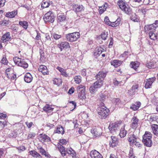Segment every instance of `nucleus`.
<instances>
[{
    "instance_id": "obj_1",
    "label": "nucleus",
    "mask_w": 158,
    "mask_h": 158,
    "mask_svg": "<svg viewBox=\"0 0 158 158\" xmlns=\"http://www.w3.org/2000/svg\"><path fill=\"white\" fill-rule=\"evenodd\" d=\"M125 123L122 121L120 120L114 123H110L108 127V128L111 133L116 132V131L120 130L123 126Z\"/></svg>"
},
{
    "instance_id": "obj_2",
    "label": "nucleus",
    "mask_w": 158,
    "mask_h": 158,
    "mask_svg": "<svg viewBox=\"0 0 158 158\" xmlns=\"http://www.w3.org/2000/svg\"><path fill=\"white\" fill-rule=\"evenodd\" d=\"M152 135L151 132L146 131L143 136V142L144 145L147 147H150L152 146Z\"/></svg>"
},
{
    "instance_id": "obj_3",
    "label": "nucleus",
    "mask_w": 158,
    "mask_h": 158,
    "mask_svg": "<svg viewBox=\"0 0 158 158\" xmlns=\"http://www.w3.org/2000/svg\"><path fill=\"white\" fill-rule=\"evenodd\" d=\"M117 4L119 8L125 13L130 14L131 12V10L128 5L125 1L122 0H119L117 2Z\"/></svg>"
},
{
    "instance_id": "obj_4",
    "label": "nucleus",
    "mask_w": 158,
    "mask_h": 158,
    "mask_svg": "<svg viewBox=\"0 0 158 158\" xmlns=\"http://www.w3.org/2000/svg\"><path fill=\"white\" fill-rule=\"evenodd\" d=\"M5 75L6 77L10 81L16 80V74L15 73L13 68L9 67L7 68L5 71Z\"/></svg>"
},
{
    "instance_id": "obj_5",
    "label": "nucleus",
    "mask_w": 158,
    "mask_h": 158,
    "mask_svg": "<svg viewBox=\"0 0 158 158\" xmlns=\"http://www.w3.org/2000/svg\"><path fill=\"white\" fill-rule=\"evenodd\" d=\"M67 40L70 42H73L77 41L80 37V33L78 32H74L66 35Z\"/></svg>"
},
{
    "instance_id": "obj_6",
    "label": "nucleus",
    "mask_w": 158,
    "mask_h": 158,
    "mask_svg": "<svg viewBox=\"0 0 158 158\" xmlns=\"http://www.w3.org/2000/svg\"><path fill=\"white\" fill-rule=\"evenodd\" d=\"M98 114L102 119L105 118L109 115V110L106 106H102L98 108Z\"/></svg>"
},
{
    "instance_id": "obj_7",
    "label": "nucleus",
    "mask_w": 158,
    "mask_h": 158,
    "mask_svg": "<svg viewBox=\"0 0 158 158\" xmlns=\"http://www.w3.org/2000/svg\"><path fill=\"white\" fill-rule=\"evenodd\" d=\"M13 60L16 64L21 66L24 69H26L28 67V65L23 59H21L18 57H15Z\"/></svg>"
},
{
    "instance_id": "obj_8",
    "label": "nucleus",
    "mask_w": 158,
    "mask_h": 158,
    "mask_svg": "<svg viewBox=\"0 0 158 158\" xmlns=\"http://www.w3.org/2000/svg\"><path fill=\"white\" fill-rule=\"evenodd\" d=\"M55 16L53 12L49 11L46 13L44 17V19L45 22L53 23L54 21Z\"/></svg>"
},
{
    "instance_id": "obj_9",
    "label": "nucleus",
    "mask_w": 158,
    "mask_h": 158,
    "mask_svg": "<svg viewBox=\"0 0 158 158\" xmlns=\"http://www.w3.org/2000/svg\"><path fill=\"white\" fill-rule=\"evenodd\" d=\"M147 29H148L147 28ZM144 30L146 34H148L149 37L151 39L154 40L157 39L158 37L156 34L154 33L155 30H152L151 29V28L150 29H148L147 30L146 26H145L144 27Z\"/></svg>"
},
{
    "instance_id": "obj_10",
    "label": "nucleus",
    "mask_w": 158,
    "mask_h": 158,
    "mask_svg": "<svg viewBox=\"0 0 158 158\" xmlns=\"http://www.w3.org/2000/svg\"><path fill=\"white\" fill-rule=\"evenodd\" d=\"M139 119L136 116H134L132 118L130 127L131 128L135 130L138 127Z\"/></svg>"
},
{
    "instance_id": "obj_11",
    "label": "nucleus",
    "mask_w": 158,
    "mask_h": 158,
    "mask_svg": "<svg viewBox=\"0 0 158 158\" xmlns=\"http://www.w3.org/2000/svg\"><path fill=\"white\" fill-rule=\"evenodd\" d=\"M158 60L156 58H153L150 61L148 62L146 66L149 69H154L157 66L156 63Z\"/></svg>"
},
{
    "instance_id": "obj_12",
    "label": "nucleus",
    "mask_w": 158,
    "mask_h": 158,
    "mask_svg": "<svg viewBox=\"0 0 158 158\" xmlns=\"http://www.w3.org/2000/svg\"><path fill=\"white\" fill-rule=\"evenodd\" d=\"M39 139L42 143L48 142L51 141V138L47 135L41 134L39 135Z\"/></svg>"
},
{
    "instance_id": "obj_13",
    "label": "nucleus",
    "mask_w": 158,
    "mask_h": 158,
    "mask_svg": "<svg viewBox=\"0 0 158 158\" xmlns=\"http://www.w3.org/2000/svg\"><path fill=\"white\" fill-rule=\"evenodd\" d=\"M57 46L60 49L61 51L63 49L66 50L68 48H70L69 43L66 41L61 42L57 45Z\"/></svg>"
},
{
    "instance_id": "obj_14",
    "label": "nucleus",
    "mask_w": 158,
    "mask_h": 158,
    "mask_svg": "<svg viewBox=\"0 0 158 158\" xmlns=\"http://www.w3.org/2000/svg\"><path fill=\"white\" fill-rule=\"evenodd\" d=\"M90 156L91 158H103L102 155L95 149L92 150L90 152Z\"/></svg>"
},
{
    "instance_id": "obj_15",
    "label": "nucleus",
    "mask_w": 158,
    "mask_h": 158,
    "mask_svg": "<svg viewBox=\"0 0 158 158\" xmlns=\"http://www.w3.org/2000/svg\"><path fill=\"white\" fill-rule=\"evenodd\" d=\"M156 78L154 77L146 80L145 85L146 89L150 88L151 87L152 83L156 80Z\"/></svg>"
},
{
    "instance_id": "obj_16",
    "label": "nucleus",
    "mask_w": 158,
    "mask_h": 158,
    "mask_svg": "<svg viewBox=\"0 0 158 158\" xmlns=\"http://www.w3.org/2000/svg\"><path fill=\"white\" fill-rule=\"evenodd\" d=\"M111 140L110 141V147L112 148L115 147L118 144V140L117 137L115 136L111 137Z\"/></svg>"
},
{
    "instance_id": "obj_17",
    "label": "nucleus",
    "mask_w": 158,
    "mask_h": 158,
    "mask_svg": "<svg viewBox=\"0 0 158 158\" xmlns=\"http://www.w3.org/2000/svg\"><path fill=\"white\" fill-rule=\"evenodd\" d=\"M107 75V72L101 71L98 72L96 76V78L97 80L103 81Z\"/></svg>"
},
{
    "instance_id": "obj_18",
    "label": "nucleus",
    "mask_w": 158,
    "mask_h": 158,
    "mask_svg": "<svg viewBox=\"0 0 158 158\" xmlns=\"http://www.w3.org/2000/svg\"><path fill=\"white\" fill-rule=\"evenodd\" d=\"M104 49L101 47H98L94 52V56L96 58L99 56L103 51Z\"/></svg>"
},
{
    "instance_id": "obj_19",
    "label": "nucleus",
    "mask_w": 158,
    "mask_h": 158,
    "mask_svg": "<svg viewBox=\"0 0 158 158\" xmlns=\"http://www.w3.org/2000/svg\"><path fill=\"white\" fill-rule=\"evenodd\" d=\"M38 70L44 75H48L49 74V71L47 67L44 65H41L38 68Z\"/></svg>"
},
{
    "instance_id": "obj_20",
    "label": "nucleus",
    "mask_w": 158,
    "mask_h": 158,
    "mask_svg": "<svg viewBox=\"0 0 158 158\" xmlns=\"http://www.w3.org/2000/svg\"><path fill=\"white\" fill-rule=\"evenodd\" d=\"M57 148L59 151L62 156H64L66 155V151L65 148L63 145L58 143L57 144Z\"/></svg>"
},
{
    "instance_id": "obj_21",
    "label": "nucleus",
    "mask_w": 158,
    "mask_h": 158,
    "mask_svg": "<svg viewBox=\"0 0 158 158\" xmlns=\"http://www.w3.org/2000/svg\"><path fill=\"white\" fill-rule=\"evenodd\" d=\"M122 61L118 60H114L110 62L111 64L115 68H117L120 66L123 63Z\"/></svg>"
},
{
    "instance_id": "obj_22",
    "label": "nucleus",
    "mask_w": 158,
    "mask_h": 158,
    "mask_svg": "<svg viewBox=\"0 0 158 158\" xmlns=\"http://www.w3.org/2000/svg\"><path fill=\"white\" fill-rule=\"evenodd\" d=\"M138 138L134 134H131L128 138V140L130 144L133 145L135 141Z\"/></svg>"
},
{
    "instance_id": "obj_23",
    "label": "nucleus",
    "mask_w": 158,
    "mask_h": 158,
    "mask_svg": "<svg viewBox=\"0 0 158 158\" xmlns=\"http://www.w3.org/2000/svg\"><path fill=\"white\" fill-rule=\"evenodd\" d=\"M66 153L69 156H71L72 158L75 157L77 155L75 151L71 147L68 148H67Z\"/></svg>"
},
{
    "instance_id": "obj_24",
    "label": "nucleus",
    "mask_w": 158,
    "mask_h": 158,
    "mask_svg": "<svg viewBox=\"0 0 158 158\" xmlns=\"http://www.w3.org/2000/svg\"><path fill=\"white\" fill-rule=\"evenodd\" d=\"M10 38L11 36L10 33L7 32L3 35L1 40L3 42L5 43L7 41H9Z\"/></svg>"
},
{
    "instance_id": "obj_25",
    "label": "nucleus",
    "mask_w": 158,
    "mask_h": 158,
    "mask_svg": "<svg viewBox=\"0 0 158 158\" xmlns=\"http://www.w3.org/2000/svg\"><path fill=\"white\" fill-rule=\"evenodd\" d=\"M123 127H122L120 129L119 135L121 138H123L125 137L127 133V131L125 129L126 127V124H125Z\"/></svg>"
},
{
    "instance_id": "obj_26",
    "label": "nucleus",
    "mask_w": 158,
    "mask_h": 158,
    "mask_svg": "<svg viewBox=\"0 0 158 158\" xmlns=\"http://www.w3.org/2000/svg\"><path fill=\"white\" fill-rule=\"evenodd\" d=\"M148 10L145 8H138L136 10V13L140 15L145 17V15L147 13Z\"/></svg>"
},
{
    "instance_id": "obj_27",
    "label": "nucleus",
    "mask_w": 158,
    "mask_h": 158,
    "mask_svg": "<svg viewBox=\"0 0 158 158\" xmlns=\"http://www.w3.org/2000/svg\"><path fill=\"white\" fill-rule=\"evenodd\" d=\"M141 105V103L139 101L136 102L134 104H132L130 106V109L133 111L138 110Z\"/></svg>"
},
{
    "instance_id": "obj_28",
    "label": "nucleus",
    "mask_w": 158,
    "mask_h": 158,
    "mask_svg": "<svg viewBox=\"0 0 158 158\" xmlns=\"http://www.w3.org/2000/svg\"><path fill=\"white\" fill-rule=\"evenodd\" d=\"M24 81L28 83L31 82L32 80L33 77L29 73H26L24 77Z\"/></svg>"
},
{
    "instance_id": "obj_29",
    "label": "nucleus",
    "mask_w": 158,
    "mask_h": 158,
    "mask_svg": "<svg viewBox=\"0 0 158 158\" xmlns=\"http://www.w3.org/2000/svg\"><path fill=\"white\" fill-rule=\"evenodd\" d=\"M140 64V63L137 61H131L130 62V66L131 68L136 70L139 67Z\"/></svg>"
},
{
    "instance_id": "obj_30",
    "label": "nucleus",
    "mask_w": 158,
    "mask_h": 158,
    "mask_svg": "<svg viewBox=\"0 0 158 158\" xmlns=\"http://www.w3.org/2000/svg\"><path fill=\"white\" fill-rule=\"evenodd\" d=\"M17 10H15L11 12L7 13L5 16L8 18H14L17 15Z\"/></svg>"
},
{
    "instance_id": "obj_31",
    "label": "nucleus",
    "mask_w": 158,
    "mask_h": 158,
    "mask_svg": "<svg viewBox=\"0 0 158 158\" xmlns=\"http://www.w3.org/2000/svg\"><path fill=\"white\" fill-rule=\"evenodd\" d=\"M43 109L45 112L49 113L52 111L54 109V108L52 107V105L46 104L43 107Z\"/></svg>"
},
{
    "instance_id": "obj_32",
    "label": "nucleus",
    "mask_w": 158,
    "mask_h": 158,
    "mask_svg": "<svg viewBox=\"0 0 158 158\" xmlns=\"http://www.w3.org/2000/svg\"><path fill=\"white\" fill-rule=\"evenodd\" d=\"M151 128L154 135L158 136V125L155 124L151 125Z\"/></svg>"
},
{
    "instance_id": "obj_33",
    "label": "nucleus",
    "mask_w": 158,
    "mask_h": 158,
    "mask_svg": "<svg viewBox=\"0 0 158 158\" xmlns=\"http://www.w3.org/2000/svg\"><path fill=\"white\" fill-rule=\"evenodd\" d=\"M145 26H146V29H147V28L149 29L151 28V29L152 30H155L156 28L158 27V21L156 20L154 23Z\"/></svg>"
},
{
    "instance_id": "obj_34",
    "label": "nucleus",
    "mask_w": 158,
    "mask_h": 158,
    "mask_svg": "<svg viewBox=\"0 0 158 158\" xmlns=\"http://www.w3.org/2000/svg\"><path fill=\"white\" fill-rule=\"evenodd\" d=\"M64 128L63 127L60 125L58 126L57 127L56 130L54 131V133H58L62 135L64 134Z\"/></svg>"
},
{
    "instance_id": "obj_35",
    "label": "nucleus",
    "mask_w": 158,
    "mask_h": 158,
    "mask_svg": "<svg viewBox=\"0 0 158 158\" xmlns=\"http://www.w3.org/2000/svg\"><path fill=\"white\" fill-rule=\"evenodd\" d=\"M108 4L106 2L102 6L99 7V12L100 14H102L106 10L107 8L108 7Z\"/></svg>"
},
{
    "instance_id": "obj_36",
    "label": "nucleus",
    "mask_w": 158,
    "mask_h": 158,
    "mask_svg": "<svg viewBox=\"0 0 158 158\" xmlns=\"http://www.w3.org/2000/svg\"><path fill=\"white\" fill-rule=\"evenodd\" d=\"M57 19L58 22H64L66 19V16L64 13H61L58 15Z\"/></svg>"
},
{
    "instance_id": "obj_37",
    "label": "nucleus",
    "mask_w": 158,
    "mask_h": 158,
    "mask_svg": "<svg viewBox=\"0 0 158 158\" xmlns=\"http://www.w3.org/2000/svg\"><path fill=\"white\" fill-rule=\"evenodd\" d=\"M56 69L58 70L60 73V74L64 77H67L68 75L66 72V69H64L63 68L60 67H57Z\"/></svg>"
},
{
    "instance_id": "obj_38",
    "label": "nucleus",
    "mask_w": 158,
    "mask_h": 158,
    "mask_svg": "<svg viewBox=\"0 0 158 158\" xmlns=\"http://www.w3.org/2000/svg\"><path fill=\"white\" fill-rule=\"evenodd\" d=\"M158 119L157 116L154 115H151L149 119L150 123L151 124L158 123L157 120Z\"/></svg>"
},
{
    "instance_id": "obj_39",
    "label": "nucleus",
    "mask_w": 158,
    "mask_h": 158,
    "mask_svg": "<svg viewBox=\"0 0 158 158\" xmlns=\"http://www.w3.org/2000/svg\"><path fill=\"white\" fill-rule=\"evenodd\" d=\"M121 23V19L120 17L118 18L114 22H111L110 26L115 27L118 26Z\"/></svg>"
},
{
    "instance_id": "obj_40",
    "label": "nucleus",
    "mask_w": 158,
    "mask_h": 158,
    "mask_svg": "<svg viewBox=\"0 0 158 158\" xmlns=\"http://www.w3.org/2000/svg\"><path fill=\"white\" fill-rule=\"evenodd\" d=\"M29 152L30 154L33 157L37 158L40 157L42 158L40 155L35 150L30 151Z\"/></svg>"
},
{
    "instance_id": "obj_41",
    "label": "nucleus",
    "mask_w": 158,
    "mask_h": 158,
    "mask_svg": "<svg viewBox=\"0 0 158 158\" xmlns=\"http://www.w3.org/2000/svg\"><path fill=\"white\" fill-rule=\"evenodd\" d=\"M77 93L85 92V87L84 85L81 84L77 86Z\"/></svg>"
},
{
    "instance_id": "obj_42",
    "label": "nucleus",
    "mask_w": 158,
    "mask_h": 158,
    "mask_svg": "<svg viewBox=\"0 0 158 158\" xmlns=\"http://www.w3.org/2000/svg\"><path fill=\"white\" fill-rule=\"evenodd\" d=\"M19 25L25 29H27L28 27V23L26 21H20Z\"/></svg>"
},
{
    "instance_id": "obj_43",
    "label": "nucleus",
    "mask_w": 158,
    "mask_h": 158,
    "mask_svg": "<svg viewBox=\"0 0 158 158\" xmlns=\"http://www.w3.org/2000/svg\"><path fill=\"white\" fill-rule=\"evenodd\" d=\"M52 81L54 84L58 86L60 85L62 83V80L60 78H54Z\"/></svg>"
},
{
    "instance_id": "obj_44",
    "label": "nucleus",
    "mask_w": 158,
    "mask_h": 158,
    "mask_svg": "<svg viewBox=\"0 0 158 158\" xmlns=\"http://www.w3.org/2000/svg\"><path fill=\"white\" fill-rule=\"evenodd\" d=\"M103 81L102 80H97L93 84V85L97 88H100L103 85Z\"/></svg>"
},
{
    "instance_id": "obj_45",
    "label": "nucleus",
    "mask_w": 158,
    "mask_h": 158,
    "mask_svg": "<svg viewBox=\"0 0 158 158\" xmlns=\"http://www.w3.org/2000/svg\"><path fill=\"white\" fill-rule=\"evenodd\" d=\"M91 132L95 137H97L100 135V133L97 131L96 128H92L91 130Z\"/></svg>"
},
{
    "instance_id": "obj_46",
    "label": "nucleus",
    "mask_w": 158,
    "mask_h": 158,
    "mask_svg": "<svg viewBox=\"0 0 158 158\" xmlns=\"http://www.w3.org/2000/svg\"><path fill=\"white\" fill-rule=\"evenodd\" d=\"M98 88L94 86L93 84L89 88V90L90 93L92 94H94L97 91V89Z\"/></svg>"
},
{
    "instance_id": "obj_47",
    "label": "nucleus",
    "mask_w": 158,
    "mask_h": 158,
    "mask_svg": "<svg viewBox=\"0 0 158 158\" xmlns=\"http://www.w3.org/2000/svg\"><path fill=\"white\" fill-rule=\"evenodd\" d=\"M78 97L79 98L82 100L85 99L86 98V96L85 94V92H83L77 93Z\"/></svg>"
},
{
    "instance_id": "obj_48",
    "label": "nucleus",
    "mask_w": 158,
    "mask_h": 158,
    "mask_svg": "<svg viewBox=\"0 0 158 158\" xmlns=\"http://www.w3.org/2000/svg\"><path fill=\"white\" fill-rule=\"evenodd\" d=\"M134 144L138 148L141 147L142 145L141 140L139 138L136 139V140L135 141V143H134Z\"/></svg>"
},
{
    "instance_id": "obj_49",
    "label": "nucleus",
    "mask_w": 158,
    "mask_h": 158,
    "mask_svg": "<svg viewBox=\"0 0 158 158\" xmlns=\"http://www.w3.org/2000/svg\"><path fill=\"white\" fill-rule=\"evenodd\" d=\"M10 22L9 20H6L4 19L1 21L0 22V25L6 26L10 24Z\"/></svg>"
},
{
    "instance_id": "obj_50",
    "label": "nucleus",
    "mask_w": 158,
    "mask_h": 158,
    "mask_svg": "<svg viewBox=\"0 0 158 158\" xmlns=\"http://www.w3.org/2000/svg\"><path fill=\"white\" fill-rule=\"evenodd\" d=\"M49 5L50 3L44 0L42 2L41 7L42 8L48 7L49 6Z\"/></svg>"
},
{
    "instance_id": "obj_51",
    "label": "nucleus",
    "mask_w": 158,
    "mask_h": 158,
    "mask_svg": "<svg viewBox=\"0 0 158 158\" xmlns=\"http://www.w3.org/2000/svg\"><path fill=\"white\" fill-rule=\"evenodd\" d=\"M108 35V32L105 31L103 32L101 34L100 36L103 40H105Z\"/></svg>"
},
{
    "instance_id": "obj_52",
    "label": "nucleus",
    "mask_w": 158,
    "mask_h": 158,
    "mask_svg": "<svg viewBox=\"0 0 158 158\" xmlns=\"http://www.w3.org/2000/svg\"><path fill=\"white\" fill-rule=\"evenodd\" d=\"M75 83L77 84H80L81 81V77L80 76H76L74 78Z\"/></svg>"
},
{
    "instance_id": "obj_53",
    "label": "nucleus",
    "mask_w": 158,
    "mask_h": 158,
    "mask_svg": "<svg viewBox=\"0 0 158 158\" xmlns=\"http://www.w3.org/2000/svg\"><path fill=\"white\" fill-rule=\"evenodd\" d=\"M35 135L36 134L35 133L33 132H30L28 135L27 137V139L28 140L30 139H33L35 136Z\"/></svg>"
},
{
    "instance_id": "obj_54",
    "label": "nucleus",
    "mask_w": 158,
    "mask_h": 158,
    "mask_svg": "<svg viewBox=\"0 0 158 158\" xmlns=\"http://www.w3.org/2000/svg\"><path fill=\"white\" fill-rule=\"evenodd\" d=\"M1 63L2 64L7 65L8 61L6 57L3 56L1 61Z\"/></svg>"
},
{
    "instance_id": "obj_55",
    "label": "nucleus",
    "mask_w": 158,
    "mask_h": 158,
    "mask_svg": "<svg viewBox=\"0 0 158 158\" xmlns=\"http://www.w3.org/2000/svg\"><path fill=\"white\" fill-rule=\"evenodd\" d=\"M129 158H135V156L133 153V149H131L130 150L129 154Z\"/></svg>"
},
{
    "instance_id": "obj_56",
    "label": "nucleus",
    "mask_w": 158,
    "mask_h": 158,
    "mask_svg": "<svg viewBox=\"0 0 158 158\" xmlns=\"http://www.w3.org/2000/svg\"><path fill=\"white\" fill-rule=\"evenodd\" d=\"M104 21L106 24L109 26H110L111 22L110 21L107 16H106L105 17Z\"/></svg>"
},
{
    "instance_id": "obj_57",
    "label": "nucleus",
    "mask_w": 158,
    "mask_h": 158,
    "mask_svg": "<svg viewBox=\"0 0 158 158\" xmlns=\"http://www.w3.org/2000/svg\"><path fill=\"white\" fill-rule=\"evenodd\" d=\"M52 35L53 37V38L56 40L59 39L62 37V35H61L57 34L56 33H53Z\"/></svg>"
},
{
    "instance_id": "obj_58",
    "label": "nucleus",
    "mask_w": 158,
    "mask_h": 158,
    "mask_svg": "<svg viewBox=\"0 0 158 158\" xmlns=\"http://www.w3.org/2000/svg\"><path fill=\"white\" fill-rule=\"evenodd\" d=\"M129 52L128 51H125L123 53L121 54L120 56V57H124L125 59L127 58L128 57V56L129 54Z\"/></svg>"
},
{
    "instance_id": "obj_59",
    "label": "nucleus",
    "mask_w": 158,
    "mask_h": 158,
    "mask_svg": "<svg viewBox=\"0 0 158 158\" xmlns=\"http://www.w3.org/2000/svg\"><path fill=\"white\" fill-rule=\"evenodd\" d=\"M7 125V122L0 121V128L3 129Z\"/></svg>"
},
{
    "instance_id": "obj_60",
    "label": "nucleus",
    "mask_w": 158,
    "mask_h": 158,
    "mask_svg": "<svg viewBox=\"0 0 158 158\" xmlns=\"http://www.w3.org/2000/svg\"><path fill=\"white\" fill-rule=\"evenodd\" d=\"M11 29L13 31L16 32H17L18 30V27L16 26L15 25L13 24L11 26Z\"/></svg>"
},
{
    "instance_id": "obj_61",
    "label": "nucleus",
    "mask_w": 158,
    "mask_h": 158,
    "mask_svg": "<svg viewBox=\"0 0 158 158\" xmlns=\"http://www.w3.org/2000/svg\"><path fill=\"white\" fill-rule=\"evenodd\" d=\"M38 149L39 150L40 152L43 155L46 152V151L41 147L38 148Z\"/></svg>"
},
{
    "instance_id": "obj_62",
    "label": "nucleus",
    "mask_w": 158,
    "mask_h": 158,
    "mask_svg": "<svg viewBox=\"0 0 158 158\" xmlns=\"http://www.w3.org/2000/svg\"><path fill=\"white\" fill-rule=\"evenodd\" d=\"M110 40V43L108 45V48H111L114 44V40L113 38L111 37L109 40Z\"/></svg>"
},
{
    "instance_id": "obj_63",
    "label": "nucleus",
    "mask_w": 158,
    "mask_h": 158,
    "mask_svg": "<svg viewBox=\"0 0 158 158\" xmlns=\"http://www.w3.org/2000/svg\"><path fill=\"white\" fill-rule=\"evenodd\" d=\"M83 10L82 6H78L76 8L75 11L76 12H79Z\"/></svg>"
},
{
    "instance_id": "obj_64",
    "label": "nucleus",
    "mask_w": 158,
    "mask_h": 158,
    "mask_svg": "<svg viewBox=\"0 0 158 158\" xmlns=\"http://www.w3.org/2000/svg\"><path fill=\"white\" fill-rule=\"evenodd\" d=\"M75 91L74 88L73 87H72L69 90L68 94H73Z\"/></svg>"
}]
</instances>
